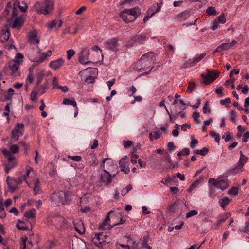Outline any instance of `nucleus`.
<instances>
[{
	"label": "nucleus",
	"mask_w": 249,
	"mask_h": 249,
	"mask_svg": "<svg viewBox=\"0 0 249 249\" xmlns=\"http://www.w3.org/2000/svg\"><path fill=\"white\" fill-rule=\"evenodd\" d=\"M218 22L217 21L214 20L211 23V29L213 31H214L218 29Z\"/></svg>",
	"instance_id": "57"
},
{
	"label": "nucleus",
	"mask_w": 249,
	"mask_h": 249,
	"mask_svg": "<svg viewBox=\"0 0 249 249\" xmlns=\"http://www.w3.org/2000/svg\"><path fill=\"white\" fill-rule=\"evenodd\" d=\"M239 189L236 187H232L228 191V194L230 195H237L238 193Z\"/></svg>",
	"instance_id": "48"
},
{
	"label": "nucleus",
	"mask_w": 249,
	"mask_h": 249,
	"mask_svg": "<svg viewBox=\"0 0 249 249\" xmlns=\"http://www.w3.org/2000/svg\"><path fill=\"white\" fill-rule=\"evenodd\" d=\"M36 52L38 54L39 56H35L33 52H30L28 54L30 60L32 62H37L40 64L46 60L48 57H50L52 54V52L50 50L48 51L46 53H41L38 46H37Z\"/></svg>",
	"instance_id": "4"
},
{
	"label": "nucleus",
	"mask_w": 249,
	"mask_h": 249,
	"mask_svg": "<svg viewBox=\"0 0 249 249\" xmlns=\"http://www.w3.org/2000/svg\"><path fill=\"white\" fill-rule=\"evenodd\" d=\"M64 221V217L60 216L54 217L53 219V222L60 228H61L63 226Z\"/></svg>",
	"instance_id": "30"
},
{
	"label": "nucleus",
	"mask_w": 249,
	"mask_h": 249,
	"mask_svg": "<svg viewBox=\"0 0 249 249\" xmlns=\"http://www.w3.org/2000/svg\"><path fill=\"white\" fill-rule=\"evenodd\" d=\"M189 16L190 12L189 11L185 10L177 15L175 17V19L179 22H182L187 19Z\"/></svg>",
	"instance_id": "22"
},
{
	"label": "nucleus",
	"mask_w": 249,
	"mask_h": 249,
	"mask_svg": "<svg viewBox=\"0 0 249 249\" xmlns=\"http://www.w3.org/2000/svg\"><path fill=\"white\" fill-rule=\"evenodd\" d=\"M190 153V150L188 148H183L182 151L178 152L177 153L178 156H181L182 155H188Z\"/></svg>",
	"instance_id": "46"
},
{
	"label": "nucleus",
	"mask_w": 249,
	"mask_h": 249,
	"mask_svg": "<svg viewBox=\"0 0 249 249\" xmlns=\"http://www.w3.org/2000/svg\"><path fill=\"white\" fill-rule=\"evenodd\" d=\"M100 179L105 185H108L111 182V174L109 172L104 169L103 173L100 175Z\"/></svg>",
	"instance_id": "16"
},
{
	"label": "nucleus",
	"mask_w": 249,
	"mask_h": 249,
	"mask_svg": "<svg viewBox=\"0 0 249 249\" xmlns=\"http://www.w3.org/2000/svg\"><path fill=\"white\" fill-rule=\"evenodd\" d=\"M89 54V50L87 48L83 49L82 52L79 53L78 61L82 64H88L92 63L90 61H87Z\"/></svg>",
	"instance_id": "9"
},
{
	"label": "nucleus",
	"mask_w": 249,
	"mask_h": 249,
	"mask_svg": "<svg viewBox=\"0 0 249 249\" xmlns=\"http://www.w3.org/2000/svg\"><path fill=\"white\" fill-rule=\"evenodd\" d=\"M6 181L9 188L12 192H14L17 188L18 182L13 178L7 176L6 178Z\"/></svg>",
	"instance_id": "19"
},
{
	"label": "nucleus",
	"mask_w": 249,
	"mask_h": 249,
	"mask_svg": "<svg viewBox=\"0 0 249 249\" xmlns=\"http://www.w3.org/2000/svg\"><path fill=\"white\" fill-rule=\"evenodd\" d=\"M24 18L22 17H17L14 21L12 19H8V23L12 28L19 29L24 23Z\"/></svg>",
	"instance_id": "8"
},
{
	"label": "nucleus",
	"mask_w": 249,
	"mask_h": 249,
	"mask_svg": "<svg viewBox=\"0 0 249 249\" xmlns=\"http://www.w3.org/2000/svg\"><path fill=\"white\" fill-rule=\"evenodd\" d=\"M33 190L34 194L36 196L40 192V188L39 187V180L38 179H37L34 183Z\"/></svg>",
	"instance_id": "35"
},
{
	"label": "nucleus",
	"mask_w": 249,
	"mask_h": 249,
	"mask_svg": "<svg viewBox=\"0 0 249 249\" xmlns=\"http://www.w3.org/2000/svg\"><path fill=\"white\" fill-rule=\"evenodd\" d=\"M104 45L107 49L113 52H116L118 50V40L116 38H112L106 41Z\"/></svg>",
	"instance_id": "11"
},
{
	"label": "nucleus",
	"mask_w": 249,
	"mask_h": 249,
	"mask_svg": "<svg viewBox=\"0 0 249 249\" xmlns=\"http://www.w3.org/2000/svg\"><path fill=\"white\" fill-rule=\"evenodd\" d=\"M106 162V166L108 167V169L109 167L111 166H116V165L114 164V162L113 160L110 158H105Z\"/></svg>",
	"instance_id": "56"
},
{
	"label": "nucleus",
	"mask_w": 249,
	"mask_h": 249,
	"mask_svg": "<svg viewBox=\"0 0 249 249\" xmlns=\"http://www.w3.org/2000/svg\"><path fill=\"white\" fill-rule=\"evenodd\" d=\"M63 104L66 105H72L74 107H76V102L74 100H70L68 98H64L63 101Z\"/></svg>",
	"instance_id": "36"
},
{
	"label": "nucleus",
	"mask_w": 249,
	"mask_h": 249,
	"mask_svg": "<svg viewBox=\"0 0 249 249\" xmlns=\"http://www.w3.org/2000/svg\"><path fill=\"white\" fill-rule=\"evenodd\" d=\"M125 11H127L129 14L135 18V20L137 17L141 14V11L138 7H135L131 9H126Z\"/></svg>",
	"instance_id": "26"
},
{
	"label": "nucleus",
	"mask_w": 249,
	"mask_h": 249,
	"mask_svg": "<svg viewBox=\"0 0 249 249\" xmlns=\"http://www.w3.org/2000/svg\"><path fill=\"white\" fill-rule=\"evenodd\" d=\"M44 75V71H43V70L37 73V76H36V86L35 88V89L39 86V85L41 82V81L43 78Z\"/></svg>",
	"instance_id": "34"
},
{
	"label": "nucleus",
	"mask_w": 249,
	"mask_h": 249,
	"mask_svg": "<svg viewBox=\"0 0 249 249\" xmlns=\"http://www.w3.org/2000/svg\"><path fill=\"white\" fill-rule=\"evenodd\" d=\"M157 8L156 10H152L153 12L151 14V17H152L155 13H156L157 12H158L160 11V9L161 8V6H162V3H157Z\"/></svg>",
	"instance_id": "60"
},
{
	"label": "nucleus",
	"mask_w": 249,
	"mask_h": 249,
	"mask_svg": "<svg viewBox=\"0 0 249 249\" xmlns=\"http://www.w3.org/2000/svg\"><path fill=\"white\" fill-rule=\"evenodd\" d=\"M85 81L88 84H92L94 82L95 78L93 76H89V77L86 78Z\"/></svg>",
	"instance_id": "59"
},
{
	"label": "nucleus",
	"mask_w": 249,
	"mask_h": 249,
	"mask_svg": "<svg viewBox=\"0 0 249 249\" xmlns=\"http://www.w3.org/2000/svg\"><path fill=\"white\" fill-rule=\"evenodd\" d=\"M126 158H127L126 156L122 158L119 161V165L121 167V170L125 174H127L130 172V169L129 167L127 166L126 163L125 161Z\"/></svg>",
	"instance_id": "24"
},
{
	"label": "nucleus",
	"mask_w": 249,
	"mask_h": 249,
	"mask_svg": "<svg viewBox=\"0 0 249 249\" xmlns=\"http://www.w3.org/2000/svg\"><path fill=\"white\" fill-rule=\"evenodd\" d=\"M73 223L74 228L77 232H78L80 234H82L85 232V228L84 227L83 223L82 221H74Z\"/></svg>",
	"instance_id": "23"
},
{
	"label": "nucleus",
	"mask_w": 249,
	"mask_h": 249,
	"mask_svg": "<svg viewBox=\"0 0 249 249\" xmlns=\"http://www.w3.org/2000/svg\"><path fill=\"white\" fill-rule=\"evenodd\" d=\"M198 214V212L196 210H192L186 213V218H188Z\"/></svg>",
	"instance_id": "51"
},
{
	"label": "nucleus",
	"mask_w": 249,
	"mask_h": 249,
	"mask_svg": "<svg viewBox=\"0 0 249 249\" xmlns=\"http://www.w3.org/2000/svg\"><path fill=\"white\" fill-rule=\"evenodd\" d=\"M64 64V60L62 58H59L51 61L49 66L51 69L56 71L60 69Z\"/></svg>",
	"instance_id": "17"
},
{
	"label": "nucleus",
	"mask_w": 249,
	"mask_h": 249,
	"mask_svg": "<svg viewBox=\"0 0 249 249\" xmlns=\"http://www.w3.org/2000/svg\"><path fill=\"white\" fill-rule=\"evenodd\" d=\"M2 154L7 158L8 163L6 166L5 171L8 173L9 171L16 166V162L15 160V157L9 150L4 149L2 150Z\"/></svg>",
	"instance_id": "7"
},
{
	"label": "nucleus",
	"mask_w": 249,
	"mask_h": 249,
	"mask_svg": "<svg viewBox=\"0 0 249 249\" xmlns=\"http://www.w3.org/2000/svg\"><path fill=\"white\" fill-rule=\"evenodd\" d=\"M209 149L207 147H204L202 149L197 150L196 151V154L200 155L202 156H205L208 152Z\"/></svg>",
	"instance_id": "43"
},
{
	"label": "nucleus",
	"mask_w": 249,
	"mask_h": 249,
	"mask_svg": "<svg viewBox=\"0 0 249 249\" xmlns=\"http://www.w3.org/2000/svg\"><path fill=\"white\" fill-rule=\"evenodd\" d=\"M247 160L248 158L245 155H243L242 152L241 151L240 159L237 163L238 166L240 167L241 172L243 171V167L247 162Z\"/></svg>",
	"instance_id": "29"
},
{
	"label": "nucleus",
	"mask_w": 249,
	"mask_h": 249,
	"mask_svg": "<svg viewBox=\"0 0 249 249\" xmlns=\"http://www.w3.org/2000/svg\"><path fill=\"white\" fill-rule=\"evenodd\" d=\"M115 82V79H112L110 81H107L106 82L107 85L108 87V89L110 90H111V87L114 84Z\"/></svg>",
	"instance_id": "63"
},
{
	"label": "nucleus",
	"mask_w": 249,
	"mask_h": 249,
	"mask_svg": "<svg viewBox=\"0 0 249 249\" xmlns=\"http://www.w3.org/2000/svg\"><path fill=\"white\" fill-rule=\"evenodd\" d=\"M217 19L219 22L224 24L226 22V18L223 14L220 15L218 18Z\"/></svg>",
	"instance_id": "58"
},
{
	"label": "nucleus",
	"mask_w": 249,
	"mask_h": 249,
	"mask_svg": "<svg viewBox=\"0 0 249 249\" xmlns=\"http://www.w3.org/2000/svg\"><path fill=\"white\" fill-rule=\"evenodd\" d=\"M206 55L205 53H202L199 55L196 56L193 59H189L188 63L190 67L196 65L197 63L200 61Z\"/></svg>",
	"instance_id": "25"
},
{
	"label": "nucleus",
	"mask_w": 249,
	"mask_h": 249,
	"mask_svg": "<svg viewBox=\"0 0 249 249\" xmlns=\"http://www.w3.org/2000/svg\"><path fill=\"white\" fill-rule=\"evenodd\" d=\"M196 84L193 82H190L189 83V86L187 89V90L189 92H192L196 88Z\"/></svg>",
	"instance_id": "50"
},
{
	"label": "nucleus",
	"mask_w": 249,
	"mask_h": 249,
	"mask_svg": "<svg viewBox=\"0 0 249 249\" xmlns=\"http://www.w3.org/2000/svg\"><path fill=\"white\" fill-rule=\"evenodd\" d=\"M28 41L30 44L36 45L38 46L39 43V38L37 37V33L36 31L34 30L31 31L28 34Z\"/></svg>",
	"instance_id": "14"
},
{
	"label": "nucleus",
	"mask_w": 249,
	"mask_h": 249,
	"mask_svg": "<svg viewBox=\"0 0 249 249\" xmlns=\"http://www.w3.org/2000/svg\"><path fill=\"white\" fill-rule=\"evenodd\" d=\"M231 102L230 98L227 97L224 99H222L220 101V103L222 105H225L226 104H229Z\"/></svg>",
	"instance_id": "64"
},
{
	"label": "nucleus",
	"mask_w": 249,
	"mask_h": 249,
	"mask_svg": "<svg viewBox=\"0 0 249 249\" xmlns=\"http://www.w3.org/2000/svg\"><path fill=\"white\" fill-rule=\"evenodd\" d=\"M237 42L235 40H232L230 43H223L218 46L213 53H215L216 52H221L224 50H228L237 44Z\"/></svg>",
	"instance_id": "15"
},
{
	"label": "nucleus",
	"mask_w": 249,
	"mask_h": 249,
	"mask_svg": "<svg viewBox=\"0 0 249 249\" xmlns=\"http://www.w3.org/2000/svg\"><path fill=\"white\" fill-rule=\"evenodd\" d=\"M156 61V54L149 52L142 55L141 59L136 63L134 69L140 72L146 71Z\"/></svg>",
	"instance_id": "1"
},
{
	"label": "nucleus",
	"mask_w": 249,
	"mask_h": 249,
	"mask_svg": "<svg viewBox=\"0 0 249 249\" xmlns=\"http://www.w3.org/2000/svg\"><path fill=\"white\" fill-rule=\"evenodd\" d=\"M206 12L209 15L215 16L217 14V12L213 7H209Z\"/></svg>",
	"instance_id": "44"
},
{
	"label": "nucleus",
	"mask_w": 249,
	"mask_h": 249,
	"mask_svg": "<svg viewBox=\"0 0 249 249\" xmlns=\"http://www.w3.org/2000/svg\"><path fill=\"white\" fill-rule=\"evenodd\" d=\"M120 16L125 23L131 22L135 21V18H133L132 17H131L127 11H125V9L120 13Z\"/></svg>",
	"instance_id": "20"
},
{
	"label": "nucleus",
	"mask_w": 249,
	"mask_h": 249,
	"mask_svg": "<svg viewBox=\"0 0 249 249\" xmlns=\"http://www.w3.org/2000/svg\"><path fill=\"white\" fill-rule=\"evenodd\" d=\"M10 152L13 155L18 153L19 151V147L17 145H13L10 147Z\"/></svg>",
	"instance_id": "47"
},
{
	"label": "nucleus",
	"mask_w": 249,
	"mask_h": 249,
	"mask_svg": "<svg viewBox=\"0 0 249 249\" xmlns=\"http://www.w3.org/2000/svg\"><path fill=\"white\" fill-rule=\"evenodd\" d=\"M209 182L222 190L225 189L227 187V183L223 180L217 182L214 179L211 178L209 180Z\"/></svg>",
	"instance_id": "21"
},
{
	"label": "nucleus",
	"mask_w": 249,
	"mask_h": 249,
	"mask_svg": "<svg viewBox=\"0 0 249 249\" xmlns=\"http://www.w3.org/2000/svg\"><path fill=\"white\" fill-rule=\"evenodd\" d=\"M36 214V211L35 209L32 208L30 211L25 213L24 216L28 219H32L35 217Z\"/></svg>",
	"instance_id": "32"
},
{
	"label": "nucleus",
	"mask_w": 249,
	"mask_h": 249,
	"mask_svg": "<svg viewBox=\"0 0 249 249\" xmlns=\"http://www.w3.org/2000/svg\"><path fill=\"white\" fill-rule=\"evenodd\" d=\"M72 193L71 191L67 192L59 190L53 192L51 195L50 200L52 204L58 205H68L71 200Z\"/></svg>",
	"instance_id": "2"
},
{
	"label": "nucleus",
	"mask_w": 249,
	"mask_h": 249,
	"mask_svg": "<svg viewBox=\"0 0 249 249\" xmlns=\"http://www.w3.org/2000/svg\"><path fill=\"white\" fill-rule=\"evenodd\" d=\"M10 36L9 29L8 28H3L1 30L0 40L2 42H5L8 40Z\"/></svg>",
	"instance_id": "27"
},
{
	"label": "nucleus",
	"mask_w": 249,
	"mask_h": 249,
	"mask_svg": "<svg viewBox=\"0 0 249 249\" xmlns=\"http://www.w3.org/2000/svg\"><path fill=\"white\" fill-rule=\"evenodd\" d=\"M23 55L18 53L16 54L15 59L13 60L14 61H16L20 65L23 62Z\"/></svg>",
	"instance_id": "39"
},
{
	"label": "nucleus",
	"mask_w": 249,
	"mask_h": 249,
	"mask_svg": "<svg viewBox=\"0 0 249 249\" xmlns=\"http://www.w3.org/2000/svg\"><path fill=\"white\" fill-rule=\"evenodd\" d=\"M230 199L227 197H224L219 201V204L223 209L229 204Z\"/></svg>",
	"instance_id": "38"
},
{
	"label": "nucleus",
	"mask_w": 249,
	"mask_h": 249,
	"mask_svg": "<svg viewBox=\"0 0 249 249\" xmlns=\"http://www.w3.org/2000/svg\"><path fill=\"white\" fill-rule=\"evenodd\" d=\"M75 54V51L73 49H70L67 51V57L70 60Z\"/></svg>",
	"instance_id": "54"
},
{
	"label": "nucleus",
	"mask_w": 249,
	"mask_h": 249,
	"mask_svg": "<svg viewBox=\"0 0 249 249\" xmlns=\"http://www.w3.org/2000/svg\"><path fill=\"white\" fill-rule=\"evenodd\" d=\"M10 103H7L5 106V111L2 113V116L7 117V120L8 121L9 120V113L10 111Z\"/></svg>",
	"instance_id": "37"
},
{
	"label": "nucleus",
	"mask_w": 249,
	"mask_h": 249,
	"mask_svg": "<svg viewBox=\"0 0 249 249\" xmlns=\"http://www.w3.org/2000/svg\"><path fill=\"white\" fill-rule=\"evenodd\" d=\"M231 215L230 213H226L224 215L221 216L219 219L218 220V223L221 224L224 222Z\"/></svg>",
	"instance_id": "42"
},
{
	"label": "nucleus",
	"mask_w": 249,
	"mask_h": 249,
	"mask_svg": "<svg viewBox=\"0 0 249 249\" xmlns=\"http://www.w3.org/2000/svg\"><path fill=\"white\" fill-rule=\"evenodd\" d=\"M38 93L37 91H32L30 94V99L33 101H35L36 96Z\"/></svg>",
	"instance_id": "62"
},
{
	"label": "nucleus",
	"mask_w": 249,
	"mask_h": 249,
	"mask_svg": "<svg viewBox=\"0 0 249 249\" xmlns=\"http://www.w3.org/2000/svg\"><path fill=\"white\" fill-rule=\"evenodd\" d=\"M240 171V167H234L231 168L227 172V174L230 175H234L238 174Z\"/></svg>",
	"instance_id": "40"
},
{
	"label": "nucleus",
	"mask_w": 249,
	"mask_h": 249,
	"mask_svg": "<svg viewBox=\"0 0 249 249\" xmlns=\"http://www.w3.org/2000/svg\"><path fill=\"white\" fill-rule=\"evenodd\" d=\"M113 212L112 211H110L108 212L107 214L106 215L105 219L103 220V221L100 224L99 228L101 230H108L114 227H112V225H110L109 223V222L110 221L109 215L111 213H113Z\"/></svg>",
	"instance_id": "12"
},
{
	"label": "nucleus",
	"mask_w": 249,
	"mask_h": 249,
	"mask_svg": "<svg viewBox=\"0 0 249 249\" xmlns=\"http://www.w3.org/2000/svg\"><path fill=\"white\" fill-rule=\"evenodd\" d=\"M92 242L97 247L102 248L104 243L110 242V239L107 234L103 233H98L95 234V236L92 239Z\"/></svg>",
	"instance_id": "6"
},
{
	"label": "nucleus",
	"mask_w": 249,
	"mask_h": 249,
	"mask_svg": "<svg viewBox=\"0 0 249 249\" xmlns=\"http://www.w3.org/2000/svg\"><path fill=\"white\" fill-rule=\"evenodd\" d=\"M210 135L212 137H214L215 141L217 142H219L220 140L219 135L216 133H215L214 131H210L209 132Z\"/></svg>",
	"instance_id": "45"
},
{
	"label": "nucleus",
	"mask_w": 249,
	"mask_h": 249,
	"mask_svg": "<svg viewBox=\"0 0 249 249\" xmlns=\"http://www.w3.org/2000/svg\"><path fill=\"white\" fill-rule=\"evenodd\" d=\"M17 227L19 230H25L27 229V227L25 225L24 222L18 221L17 224Z\"/></svg>",
	"instance_id": "49"
},
{
	"label": "nucleus",
	"mask_w": 249,
	"mask_h": 249,
	"mask_svg": "<svg viewBox=\"0 0 249 249\" xmlns=\"http://www.w3.org/2000/svg\"><path fill=\"white\" fill-rule=\"evenodd\" d=\"M24 124L22 123H18L12 131V138L18 140V137L22 135L24 131Z\"/></svg>",
	"instance_id": "10"
},
{
	"label": "nucleus",
	"mask_w": 249,
	"mask_h": 249,
	"mask_svg": "<svg viewBox=\"0 0 249 249\" xmlns=\"http://www.w3.org/2000/svg\"><path fill=\"white\" fill-rule=\"evenodd\" d=\"M19 65L16 61H14L13 60H11L9 62V67L10 70L13 71H16L19 68Z\"/></svg>",
	"instance_id": "33"
},
{
	"label": "nucleus",
	"mask_w": 249,
	"mask_h": 249,
	"mask_svg": "<svg viewBox=\"0 0 249 249\" xmlns=\"http://www.w3.org/2000/svg\"><path fill=\"white\" fill-rule=\"evenodd\" d=\"M146 39V36L143 34L136 35L133 38L134 42L138 44L143 43Z\"/></svg>",
	"instance_id": "31"
},
{
	"label": "nucleus",
	"mask_w": 249,
	"mask_h": 249,
	"mask_svg": "<svg viewBox=\"0 0 249 249\" xmlns=\"http://www.w3.org/2000/svg\"><path fill=\"white\" fill-rule=\"evenodd\" d=\"M68 158L75 161H80L82 160V158L80 156H68Z\"/></svg>",
	"instance_id": "55"
},
{
	"label": "nucleus",
	"mask_w": 249,
	"mask_h": 249,
	"mask_svg": "<svg viewBox=\"0 0 249 249\" xmlns=\"http://www.w3.org/2000/svg\"><path fill=\"white\" fill-rule=\"evenodd\" d=\"M111 218L112 220L114 219H119L118 221H116L112 223V227H115L117 225L122 224L125 222L126 219L124 217L122 213H117L112 215Z\"/></svg>",
	"instance_id": "18"
},
{
	"label": "nucleus",
	"mask_w": 249,
	"mask_h": 249,
	"mask_svg": "<svg viewBox=\"0 0 249 249\" xmlns=\"http://www.w3.org/2000/svg\"><path fill=\"white\" fill-rule=\"evenodd\" d=\"M21 249H26V248L29 249L33 246L32 242L31 241H27V237L25 236L21 238Z\"/></svg>",
	"instance_id": "28"
},
{
	"label": "nucleus",
	"mask_w": 249,
	"mask_h": 249,
	"mask_svg": "<svg viewBox=\"0 0 249 249\" xmlns=\"http://www.w3.org/2000/svg\"><path fill=\"white\" fill-rule=\"evenodd\" d=\"M203 180V178L201 177V178H199L198 179H197L196 181L194 182L191 185L190 188L189 189V191H191L192 190H193L194 188H195L196 187L200 182H202Z\"/></svg>",
	"instance_id": "41"
},
{
	"label": "nucleus",
	"mask_w": 249,
	"mask_h": 249,
	"mask_svg": "<svg viewBox=\"0 0 249 249\" xmlns=\"http://www.w3.org/2000/svg\"><path fill=\"white\" fill-rule=\"evenodd\" d=\"M208 101H207L203 107V112L204 114H206L207 112H210V109L208 107Z\"/></svg>",
	"instance_id": "61"
},
{
	"label": "nucleus",
	"mask_w": 249,
	"mask_h": 249,
	"mask_svg": "<svg viewBox=\"0 0 249 249\" xmlns=\"http://www.w3.org/2000/svg\"><path fill=\"white\" fill-rule=\"evenodd\" d=\"M14 94V90L12 88H9L7 91H0V99L3 101L11 100Z\"/></svg>",
	"instance_id": "13"
},
{
	"label": "nucleus",
	"mask_w": 249,
	"mask_h": 249,
	"mask_svg": "<svg viewBox=\"0 0 249 249\" xmlns=\"http://www.w3.org/2000/svg\"><path fill=\"white\" fill-rule=\"evenodd\" d=\"M219 73V72L217 70L211 71L207 69L206 74H202L201 77L202 78L203 82L208 85L215 80L218 77Z\"/></svg>",
	"instance_id": "5"
},
{
	"label": "nucleus",
	"mask_w": 249,
	"mask_h": 249,
	"mask_svg": "<svg viewBox=\"0 0 249 249\" xmlns=\"http://www.w3.org/2000/svg\"><path fill=\"white\" fill-rule=\"evenodd\" d=\"M47 88V83H45L40 87V89L38 90V92L40 94H43L45 92L46 89Z\"/></svg>",
	"instance_id": "52"
},
{
	"label": "nucleus",
	"mask_w": 249,
	"mask_h": 249,
	"mask_svg": "<svg viewBox=\"0 0 249 249\" xmlns=\"http://www.w3.org/2000/svg\"><path fill=\"white\" fill-rule=\"evenodd\" d=\"M249 231V220L246 222L245 223V226L244 227V228L240 229V231L241 232H247Z\"/></svg>",
	"instance_id": "53"
},
{
	"label": "nucleus",
	"mask_w": 249,
	"mask_h": 249,
	"mask_svg": "<svg viewBox=\"0 0 249 249\" xmlns=\"http://www.w3.org/2000/svg\"><path fill=\"white\" fill-rule=\"evenodd\" d=\"M54 2L53 0H45L42 3L37 1L34 4V8L39 14L47 15L53 10Z\"/></svg>",
	"instance_id": "3"
}]
</instances>
